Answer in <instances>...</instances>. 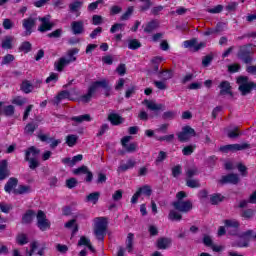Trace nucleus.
Instances as JSON below:
<instances>
[{
	"label": "nucleus",
	"mask_w": 256,
	"mask_h": 256,
	"mask_svg": "<svg viewBox=\"0 0 256 256\" xmlns=\"http://www.w3.org/2000/svg\"><path fill=\"white\" fill-rule=\"evenodd\" d=\"M77 53H79L78 48H73V49L68 50L66 53L67 58L62 57L54 63V67H55L56 71H63L64 67H67V65H69L71 63H75V61H77V57H75V55H77Z\"/></svg>",
	"instance_id": "nucleus-1"
},
{
	"label": "nucleus",
	"mask_w": 256,
	"mask_h": 256,
	"mask_svg": "<svg viewBox=\"0 0 256 256\" xmlns=\"http://www.w3.org/2000/svg\"><path fill=\"white\" fill-rule=\"evenodd\" d=\"M107 233V218L97 217L94 219V234L98 241H103Z\"/></svg>",
	"instance_id": "nucleus-2"
},
{
	"label": "nucleus",
	"mask_w": 256,
	"mask_h": 256,
	"mask_svg": "<svg viewBox=\"0 0 256 256\" xmlns=\"http://www.w3.org/2000/svg\"><path fill=\"white\" fill-rule=\"evenodd\" d=\"M237 83L239 85L238 89L243 96L249 95L256 87L255 83L249 82V78L245 76L238 77Z\"/></svg>",
	"instance_id": "nucleus-3"
},
{
	"label": "nucleus",
	"mask_w": 256,
	"mask_h": 256,
	"mask_svg": "<svg viewBox=\"0 0 256 256\" xmlns=\"http://www.w3.org/2000/svg\"><path fill=\"white\" fill-rule=\"evenodd\" d=\"M36 221V225L40 231H47V229H51V221L47 219V215L42 210L37 212Z\"/></svg>",
	"instance_id": "nucleus-4"
},
{
	"label": "nucleus",
	"mask_w": 256,
	"mask_h": 256,
	"mask_svg": "<svg viewBox=\"0 0 256 256\" xmlns=\"http://www.w3.org/2000/svg\"><path fill=\"white\" fill-rule=\"evenodd\" d=\"M245 149H251V144L242 143V144H228L220 147L222 153H235L237 151H245Z\"/></svg>",
	"instance_id": "nucleus-5"
},
{
	"label": "nucleus",
	"mask_w": 256,
	"mask_h": 256,
	"mask_svg": "<svg viewBox=\"0 0 256 256\" xmlns=\"http://www.w3.org/2000/svg\"><path fill=\"white\" fill-rule=\"evenodd\" d=\"M251 53H253L251 44L243 45L239 47L238 57L239 59H242L244 63L249 64L251 61H253V58H251Z\"/></svg>",
	"instance_id": "nucleus-6"
},
{
	"label": "nucleus",
	"mask_w": 256,
	"mask_h": 256,
	"mask_svg": "<svg viewBox=\"0 0 256 256\" xmlns=\"http://www.w3.org/2000/svg\"><path fill=\"white\" fill-rule=\"evenodd\" d=\"M172 205H173L174 209H176V211H180V213H189V211H191L193 209V204L189 200L175 201L172 203Z\"/></svg>",
	"instance_id": "nucleus-7"
},
{
	"label": "nucleus",
	"mask_w": 256,
	"mask_h": 256,
	"mask_svg": "<svg viewBox=\"0 0 256 256\" xmlns=\"http://www.w3.org/2000/svg\"><path fill=\"white\" fill-rule=\"evenodd\" d=\"M195 129L191 128L190 126H185L182 128V131L178 133V139L181 143H185L191 139V137H195Z\"/></svg>",
	"instance_id": "nucleus-8"
},
{
	"label": "nucleus",
	"mask_w": 256,
	"mask_h": 256,
	"mask_svg": "<svg viewBox=\"0 0 256 256\" xmlns=\"http://www.w3.org/2000/svg\"><path fill=\"white\" fill-rule=\"evenodd\" d=\"M36 23H37V18H33V17H29L22 20V26H23V29H25L24 35L26 37H29V35L33 33V27H35Z\"/></svg>",
	"instance_id": "nucleus-9"
},
{
	"label": "nucleus",
	"mask_w": 256,
	"mask_h": 256,
	"mask_svg": "<svg viewBox=\"0 0 256 256\" xmlns=\"http://www.w3.org/2000/svg\"><path fill=\"white\" fill-rule=\"evenodd\" d=\"M224 225L228 231V235H237L239 231V221L235 219L224 220Z\"/></svg>",
	"instance_id": "nucleus-10"
},
{
	"label": "nucleus",
	"mask_w": 256,
	"mask_h": 256,
	"mask_svg": "<svg viewBox=\"0 0 256 256\" xmlns=\"http://www.w3.org/2000/svg\"><path fill=\"white\" fill-rule=\"evenodd\" d=\"M253 239V230H247L240 235L237 247H249V242Z\"/></svg>",
	"instance_id": "nucleus-11"
},
{
	"label": "nucleus",
	"mask_w": 256,
	"mask_h": 256,
	"mask_svg": "<svg viewBox=\"0 0 256 256\" xmlns=\"http://www.w3.org/2000/svg\"><path fill=\"white\" fill-rule=\"evenodd\" d=\"M74 175H86L85 181L86 183H91L93 181V172L89 171L87 166H81L77 169L73 170Z\"/></svg>",
	"instance_id": "nucleus-12"
},
{
	"label": "nucleus",
	"mask_w": 256,
	"mask_h": 256,
	"mask_svg": "<svg viewBox=\"0 0 256 256\" xmlns=\"http://www.w3.org/2000/svg\"><path fill=\"white\" fill-rule=\"evenodd\" d=\"M39 21L42 23L38 27V31H40V33H45V31H51L53 29V23H51L50 16L39 18Z\"/></svg>",
	"instance_id": "nucleus-13"
},
{
	"label": "nucleus",
	"mask_w": 256,
	"mask_h": 256,
	"mask_svg": "<svg viewBox=\"0 0 256 256\" xmlns=\"http://www.w3.org/2000/svg\"><path fill=\"white\" fill-rule=\"evenodd\" d=\"M131 141V136H125L121 140L122 147L127 151V153H135L137 151V143L133 142L128 144Z\"/></svg>",
	"instance_id": "nucleus-14"
},
{
	"label": "nucleus",
	"mask_w": 256,
	"mask_h": 256,
	"mask_svg": "<svg viewBox=\"0 0 256 256\" xmlns=\"http://www.w3.org/2000/svg\"><path fill=\"white\" fill-rule=\"evenodd\" d=\"M73 35H83L85 33V23L83 20L73 21L71 23Z\"/></svg>",
	"instance_id": "nucleus-15"
},
{
	"label": "nucleus",
	"mask_w": 256,
	"mask_h": 256,
	"mask_svg": "<svg viewBox=\"0 0 256 256\" xmlns=\"http://www.w3.org/2000/svg\"><path fill=\"white\" fill-rule=\"evenodd\" d=\"M99 87H102V89H106V91H110L109 82H107V80L105 79L92 83L88 90L90 91V93L95 94L97 93V89H99Z\"/></svg>",
	"instance_id": "nucleus-16"
},
{
	"label": "nucleus",
	"mask_w": 256,
	"mask_h": 256,
	"mask_svg": "<svg viewBox=\"0 0 256 256\" xmlns=\"http://www.w3.org/2000/svg\"><path fill=\"white\" fill-rule=\"evenodd\" d=\"M11 175V171H9V163L7 160L0 161V181H4Z\"/></svg>",
	"instance_id": "nucleus-17"
},
{
	"label": "nucleus",
	"mask_w": 256,
	"mask_h": 256,
	"mask_svg": "<svg viewBox=\"0 0 256 256\" xmlns=\"http://www.w3.org/2000/svg\"><path fill=\"white\" fill-rule=\"evenodd\" d=\"M108 121L111 123V125L118 126L125 123V118H122L121 115L115 112H110L108 114Z\"/></svg>",
	"instance_id": "nucleus-18"
},
{
	"label": "nucleus",
	"mask_w": 256,
	"mask_h": 256,
	"mask_svg": "<svg viewBox=\"0 0 256 256\" xmlns=\"http://www.w3.org/2000/svg\"><path fill=\"white\" fill-rule=\"evenodd\" d=\"M142 27H144V33L149 35L153 33V31H157V29H159V20H151Z\"/></svg>",
	"instance_id": "nucleus-19"
},
{
	"label": "nucleus",
	"mask_w": 256,
	"mask_h": 256,
	"mask_svg": "<svg viewBox=\"0 0 256 256\" xmlns=\"http://www.w3.org/2000/svg\"><path fill=\"white\" fill-rule=\"evenodd\" d=\"M39 153H41V150L31 146L25 153V161H29V159H37V157H39Z\"/></svg>",
	"instance_id": "nucleus-20"
},
{
	"label": "nucleus",
	"mask_w": 256,
	"mask_h": 256,
	"mask_svg": "<svg viewBox=\"0 0 256 256\" xmlns=\"http://www.w3.org/2000/svg\"><path fill=\"white\" fill-rule=\"evenodd\" d=\"M220 88V95H231L233 96V93L231 92V84L229 81H222L219 85Z\"/></svg>",
	"instance_id": "nucleus-21"
},
{
	"label": "nucleus",
	"mask_w": 256,
	"mask_h": 256,
	"mask_svg": "<svg viewBox=\"0 0 256 256\" xmlns=\"http://www.w3.org/2000/svg\"><path fill=\"white\" fill-rule=\"evenodd\" d=\"M222 183H231L232 185H237L239 183V175L238 174H228L222 177Z\"/></svg>",
	"instance_id": "nucleus-22"
},
{
	"label": "nucleus",
	"mask_w": 256,
	"mask_h": 256,
	"mask_svg": "<svg viewBox=\"0 0 256 256\" xmlns=\"http://www.w3.org/2000/svg\"><path fill=\"white\" fill-rule=\"evenodd\" d=\"M18 183L19 180H17V178H10L4 186V191H6V193L13 192Z\"/></svg>",
	"instance_id": "nucleus-23"
},
{
	"label": "nucleus",
	"mask_w": 256,
	"mask_h": 256,
	"mask_svg": "<svg viewBox=\"0 0 256 256\" xmlns=\"http://www.w3.org/2000/svg\"><path fill=\"white\" fill-rule=\"evenodd\" d=\"M135 165H137V162H135L132 159H129L126 164H121L118 167L117 172L118 173H125V171H129V169H133V167H135Z\"/></svg>",
	"instance_id": "nucleus-24"
},
{
	"label": "nucleus",
	"mask_w": 256,
	"mask_h": 256,
	"mask_svg": "<svg viewBox=\"0 0 256 256\" xmlns=\"http://www.w3.org/2000/svg\"><path fill=\"white\" fill-rule=\"evenodd\" d=\"M142 104L146 105V107L150 109V111H161L163 109V104H157L150 100H144Z\"/></svg>",
	"instance_id": "nucleus-25"
},
{
	"label": "nucleus",
	"mask_w": 256,
	"mask_h": 256,
	"mask_svg": "<svg viewBox=\"0 0 256 256\" xmlns=\"http://www.w3.org/2000/svg\"><path fill=\"white\" fill-rule=\"evenodd\" d=\"M92 120H93V118H91L90 114L74 116L71 118V121H74V123H77V124H81V123H85V122L89 123Z\"/></svg>",
	"instance_id": "nucleus-26"
},
{
	"label": "nucleus",
	"mask_w": 256,
	"mask_h": 256,
	"mask_svg": "<svg viewBox=\"0 0 256 256\" xmlns=\"http://www.w3.org/2000/svg\"><path fill=\"white\" fill-rule=\"evenodd\" d=\"M100 197L101 192H92L86 196V203H93V205H97Z\"/></svg>",
	"instance_id": "nucleus-27"
},
{
	"label": "nucleus",
	"mask_w": 256,
	"mask_h": 256,
	"mask_svg": "<svg viewBox=\"0 0 256 256\" xmlns=\"http://www.w3.org/2000/svg\"><path fill=\"white\" fill-rule=\"evenodd\" d=\"M158 79L161 81H169V79H173V71L171 70H162L158 73Z\"/></svg>",
	"instance_id": "nucleus-28"
},
{
	"label": "nucleus",
	"mask_w": 256,
	"mask_h": 256,
	"mask_svg": "<svg viewBox=\"0 0 256 256\" xmlns=\"http://www.w3.org/2000/svg\"><path fill=\"white\" fill-rule=\"evenodd\" d=\"M35 86H33V84H31V82H29L28 80H24L20 86L21 91H23V93L29 94L31 92H33Z\"/></svg>",
	"instance_id": "nucleus-29"
},
{
	"label": "nucleus",
	"mask_w": 256,
	"mask_h": 256,
	"mask_svg": "<svg viewBox=\"0 0 256 256\" xmlns=\"http://www.w3.org/2000/svg\"><path fill=\"white\" fill-rule=\"evenodd\" d=\"M14 195H25L31 193V186L20 185L17 189L13 191Z\"/></svg>",
	"instance_id": "nucleus-30"
},
{
	"label": "nucleus",
	"mask_w": 256,
	"mask_h": 256,
	"mask_svg": "<svg viewBox=\"0 0 256 256\" xmlns=\"http://www.w3.org/2000/svg\"><path fill=\"white\" fill-rule=\"evenodd\" d=\"M170 246H171L170 238H159L157 241L158 249H167Z\"/></svg>",
	"instance_id": "nucleus-31"
},
{
	"label": "nucleus",
	"mask_w": 256,
	"mask_h": 256,
	"mask_svg": "<svg viewBox=\"0 0 256 256\" xmlns=\"http://www.w3.org/2000/svg\"><path fill=\"white\" fill-rule=\"evenodd\" d=\"M35 217V211L28 210L22 217V223L29 224L32 223L33 218Z\"/></svg>",
	"instance_id": "nucleus-32"
},
{
	"label": "nucleus",
	"mask_w": 256,
	"mask_h": 256,
	"mask_svg": "<svg viewBox=\"0 0 256 256\" xmlns=\"http://www.w3.org/2000/svg\"><path fill=\"white\" fill-rule=\"evenodd\" d=\"M195 175H199V169L197 166H189L186 168V179H192Z\"/></svg>",
	"instance_id": "nucleus-33"
},
{
	"label": "nucleus",
	"mask_w": 256,
	"mask_h": 256,
	"mask_svg": "<svg viewBox=\"0 0 256 256\" xmlns=\"http://www.w3.org/2000/svg\"><path fill=\"white\" fill-rule=\"evenodd\" d=\"M2 49H13V37L12 36H6L2 40Z\"/></svg>",
	"instance_id": "nucleus-34"
},
{
	"label": "nucleus",
	"mask_w": 256,
	"mask_h": 256,
	"mask_svg": "<svg viewBox=\"0 0 256 256\" xmlns=\"http://www.w3.org/2000/svg\"><path fill=\"white\" fill-rule=\"evenodd\" d=\"M224 199L225 197L221 194H212L210 196V203L211 205H219V203H222Z\"/></svg>",
	"instance_id": "nucleus-35"
},
{
	"label": "nucleus",
	"mask_w": 256,
	"mask_h": 256,
	"mask_svg": "<svg viewBox=\"0 0 256 256\" xmlns=\"http://www.w3.org/2000/svg\"><path fill=\"white\" fill-rule=\"evenodd\" d=\"M39 126L35 123H29L24 128L25 135H33Z\"/></svg>",
	"instance_id": "nucleus-36"
},
{
	"label": "nucleus",
	"mask_w": 256,
	"mask_h": 256,
	"mask_svg": "<svg viewBox=\"0 0 256 256\" xmlns=\"http://www.w3.org/2000/svg\"><path fill=\"white\" fill-rule=\"evenodd\" d=\"M77 139H79V136L75 134L68 135L66 137V144L68 147H75V145H77Z\"/></svg>",
	"instance_id": "nucleus-37"
},
{
	"label": "nucleus",
	"mask_w": 256,
	"mask_h": 256,
	"mask_svg": "<svg viewBox=\"0 0 256 256\" xmlns=\"http://www.w3.org/2000/svg\"><path fill=\"white\" fill-rule=\"evenodd\" d=\"M138 193H140V195H145L146 197H151L153 190L151 189V186L144 185L138 189Z\"/></svg>",
	"instance_id": "nucleus-38"
},
{
	"label": "nucleus",
	"mask_w": 256,
	"mask_h": 256,
	"mask_svg": "<svg viewBox=\"0 0 256 256\" xmlns=\"http://www.w3.org/2000/svg\"><path fill=\"white\" fill-rule=\"evenodd\" d=\"M83 7V1L76 0L69 5V9L72 13H77L79 9Z\"/></svg>",
	"instance_id": "nucleus-39"
},
{
	"label": "nucleus",
	"mask_w": 256,
	"mask_h": 256,
	"mask_svg": "<svg viewBox=\"0 0 256 256\" xmlns=\"http://www.w3.org/2000/svg\"><path fill=\"white\" fill-rule=\"evenodd\" d=\"M186 185L187 187H190V189H197L201 187V183H199V180L186 178Z\"/></svg>",
	"instance_id": "nucleus-40"
},
{
	"label": "nucleus",
	"mask_w": 256,
	"mask_h": 256,
	"mask_svg": "<svg viewBox=\"0 0 256 256\" xmlns=\"http://www.w3.org/2000/svg\"><path fill=\"white\" fill-rule=\"evenodd\" d=\"M226 132L229 139H237V137H239L240 135L238 127H234L233 129H227Z\"/></svg>",
	"instance_id": "nucleus-41"
},
{
	"label": "nucleus",
	"mask_w": 256,
	"mask_h": 256,
	"mask_svg": "<svg viewBox=\"0 0 256 256\" xmlns=\"http://www.w3.org/2000/svg\"><path fill=\"white\" fill-rule=\"evenodd\" d=\"M128 1H135V0H128ZM141 3H144L142 6H140V11L145 12L149 11L151 9L153 2L151 0H139Z\"/></svg>",
	"instance_id": "nucleus-42"
},
{
	"label": "nucleus",
	"mask_w": 256,
	"mask_h": 256,
	"mask_svg": "<svg viewBox=\"0 0 256 256\" xmlns=\"http://www.w3.org/2000/svg\"><path fill=\"white\" fill-rule=\"evenodd\" d=\"M75 223H76V220L72 219L65 224L66 229H71L73 227L72 236L75 235L77 231H79V226H77Z\"/></svg>",
	"instance_id": "nucleus-43"
},
{
	"label": "nucleus",
	"mask_w": 256,
	"mask_h": 256,
	"mask_svg": "<svg viewBox=\"0 0 256 256\" xmlns=\"http://www.w3.org/2000/svg\"><path fill=\"white\" fill-rule=\"evenodd\" d=\"M69 91H61L57 96H56V105H59L63 99H69L70 97Z\"/></svg>",
	"instance_id": "nucleus-44"
},
{
	"label": "nucleus",
	"mask_w": 256,
	"mask_h": 256,
	"mask_svg": "<svg viewBox=\"0 0 256 256\" xmlns=\"http://www.w3.org/2000/svg\"><path fill=\"white\" fill-rule=\"evenodd\" d=\"M135 236L133 233H129L126 239V247L128 249V252L131 253L133 251V239Z\"/></svg>",
	"instance_id": "nucleus-45"
},
{
	"label": "nucleus",
	"mask_w": 256,
	"mask_h": 256,
	"mask_svg": "<svg viewBox=\"0 0 256 256\" xmlns=\"http://www.w3.org/2000/svg\"><path fill=\"white\" fill-rule=\"evenodd\" d=\"M168 219H170V221H181L182 216L179 212L171 210L168 215Z\"/></svg>",
	"instance_id": "nucleus-46"
},
{
	"label": "nucleus",
	"mask_w": 256,
	"mask_h": 256,
	"mask_svg": "<svg viewBox=\"0 0 256 256\" xmlns=\"http://www.w3.org/2000/svg\"><path fill=\"white\" fill-rule=\"evenodd\" d=\"M255 216V210L253 209H246L243 210L241 213V217H243L244 219H252V217Z\"/></svg>",
	"instance_id": "nucleus-47"
},
{
	"label": "nucleus",
	"mask_w": 256,
	"mask_h": 256,
	"mask_svg": "<svg viewBox=\"0 0 256 256\" xmlns=\"http://www.w3.org/2000/svg\"><path fill=\"white\" fill-rule=\"evenodd\" d=\"M134 8L133 6L128 7L127 11L122 14L120 21H128V19L133 15Z\"/></svg>",
	"instance_id": "nucleus-48"
},
{
	"label": "nucleus",
	"mask_w": 256,
	"mask_h": 256,
	"mask_svg": "<svg viewBox=\"0 0 256 256\" xmlns=\"http://www.w3.org/2000/svg\"><path fill=\"white\" fill-rule=\"evenodd\" d=\"M117 31H125V24L123 23H116L112 25L110 29V33H117Z\"/></svg>",
	"instance_id": "nucleus-49"
},
{
	"label": "nucleus",
	"mask_w": 256,
	"mask_h": 256,
	"mask_svg": "<svg viewBox=\"0 0 256 256\" xmlns=\"http://www.w3.org/2000/svg\"><path fill=\"white\" fill-rule=\"evenodd\" d=\"M61 35H63V29L59 28L56 29L55 31L49 33L47 35V37H49L50 39H59V37H61Z\"/></svg>",
	"instance_id": "nucleus-50"
},
{
	"label": "nucleus",
	"mask_w": 256,
	"mask_h": 256,
	"mask_svg": "<svg viewBox=\"0 0 256 256\" xmlns=\"http://www.w3.org/2000/svg\"><path fill=\"white\" fill-rule=\"evenodd\" d=\"M197 43V38H193L192 40L184 41L183 45L186 49H194L195 51V44Z\"/></svg>",
	"instance_id": "nucleus-51"
},
{
	"label": "nucleus",
	"mask_w": 256,
	"mask_h": 256,
	"mask_svg": "<svg viewBox=\"0 0 256 256\" xmlns=\"http://www.w3.org/2000/svg\"><path fill=\"white\" fill-rule=\"evenodd\" d=\"M12 103L13 105H18L19 107H21L22 105H25V103H27V99L21 96H17L14 99H12Z\"/></svg>",
	"instance_id": "nucleus-52"
},
{
	"label": "nucleus",
	"mask_w": 256,
	"mask_h": 256,
	"mask_svg": "<svg viewBox=\"0 0 256 256\" xmlns=\"http://www.w3.org/2000/svg\"><path fill=\"white\" fill-rule=\"evenodd\" d=\"M13 61H15V56L12 54H7L3 57L1 65H9V63H13Z\"/></svg>",
	"instance_id": "nucleus-53"
},
{
	"label": "nucleus",
	"mask_w": 256,
	"mask_h": 256,
	"mask_svg": "<svg viewBox=\"0 0 256 256\" xmlns=\"http://www.w3.org/2000/svg\"><path fill=\"white\" fill-rule=\"evenodd\" d=\"M17 243L18 245H27V243H29V240L27 239V235L19 234L17 236Z\"/></svg>",
	"instance_id": "nucleus-54"
},
{
	"label": "nucleus",
	"mask_w": 256,
	"mask_h": 256,
	"mask_svg": "<svg viewBox=\"0 0 256 256\" xmlns=\"http://www.w3.org/2000/svg\"><path fill=\"white\" fill-rule=\"evenodd\" d=\"M20 51H23L24 53H29V51H31L32 46H31V42H23L20 46Z\"/></svg>",
	"instance_id": "nucleus-55"
},
{
	"label": "nucleus",
	"mask_w": 256,
	"mask_h": 256,
	"mask_svg": "<svg viewBox=\"0 0 256 256\" xmlns=\"http://www.w3.org/2000/svg\"><path fill=\"white\" fill-rule=\"evenodd\" d=\"M167 159V153L164 151H160L158 154V157L156 158V165H159V163H163Z\"/></svg>",
	"instance_id": "nucleus-56"
},
{
	"label": "nucleus",
	"mask_w": 256,
	"mask_h": 256,
	"mask_svg": "<svg viewBox=\"0 0 256 256\" xmlns=\"http://www.w3.org/2000/svg\"><path fill=\"white\" fill-rule=\"evenodd\" d=\"M128 47L129 49H133V50L139 49V47H141V42H139V40L137 39H133L129 42Z\"/></svg>",
	"instance_id": "nucleus-57"
},
{
	"label": "nucleus",
	"mask_w": 256,
	"mask_h": 256,
	"mask_svg": "<svg viewBox=\"0 0 256 256\" xmlns=\"http://www.w3.org/2000/svg\"><path fill=\"white\" fill-rule=\"evenodd\" d=\"M3 27L6 30L13 29V27H15V23H13V21H11V19L6 18L3 21Z\"/></svg>",
	"instance_id": "nucleus-58"
},
{
	"label": "nucleus",
	"mask_w": 256,
	"mask_h": 256,
	"mask_svg": "<svg viewBox=\"0 0 256 256\" xmlns=\"http://www.w3.org/2000/svg\"><path fill=\"white\" fill-rule=\"evenodd\" d=\"M29 162L30 169H37L39 167V160L37 158H29V160H26Z\"/></svg>",
	"instance_id": "nucleus-59"
},
{
	"label": "nucleus",
	"mask_w": 256,
	"mask_h": 256,
	"mask_svg": "<svg viewBox=\"0 0 256 256\" xmlns=\"http://www.w3.org/2000/svg\"><path fill=\"white\" fill-rule=\"evenodd\" d=\"M207 13H212V14H217V13H221V11H223V5H217L214 8H208Z\"/></svg>",
	"instance_id": "nucleus-60"
},
{
	"label": "nucleus",
	"mask_w": 256,
	"mask_h": 256,
	"mask_svg": "<svg viewBox=\"0 0 256 256\" xmlns=\"http://www.w3.org/2000/svg\"><path fill=\"white\" fill-rule=\"evenodd\" d=\"M113 201H121L123 199V190H116L112 195Z\"/></svg>",
	"instance_id": "nucleus-61"
},
{
	"label": "nucleus",
	"mask_w": 256,
	"mask_h": 256,
	"mask_svg": "<svg viewBox=\"0 0 256 256\" xmlns=\"http://www.w3.org/2000/svg\"><path fill=\"white\" fill-rule=\"evenodd\" d=\"M13 209V206L11 204H6V203H0V210L2 213H9Z\"/></svg>",
	"instance_id": "nucleus-62"
},
{
	"label": "nucleus",
	"mask_w": 256,
	"mask_h": 256,
	"mask_svg": "<svg viewBox=\"0 0 256 256\" xmlns=\"http://www.w3.org/2000/svg\"><path fill=\"white\" fill-rule=\"evenodd\" d=\"M66 187H68V189H73V188L77 187V179L70 178V179L66 180Z\"/></svg>",
	"instance_id": "nucleus-63"
},
{
	"label": "nucleus",
	"mask_w": 256,
	"mask_h": 256,
	"mask_svg": "<svg viewBox=\"0 0 256 256\" xmlns=\"http://www.w3.org/2000/svg\"><path fill=\"white\" fill-rule=\"evenodd\" d=\"M181 173H182L181 165H176L172 168L173 177H179Z\"/></svg>",
	"instance_id": "nucleus-64"
}]
</instances>
